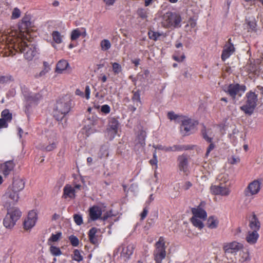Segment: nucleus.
<instances>
[{"label":"nucleus","instance_id":"nucleus-1","mask_svg":"<svg viewBox=\"0 0 263 263\" xmlns=\"http://www.w3.org/2000/svg\"><path fill=\"white\" fill-rule=\"evenodd\" d=\"M6 43L11 54H15V52L24 53L25 59L31 61L37 53L35 45L29 41L26 42L25 37H14L13 35L7 37Z\"/></svg>","mask_w":263,"mask_h":263},{"label":"nucleus","instance_id":"nucleus-2","mask_svg":"<svg viewBox=\"0 0 263 263\" xmlns=\"http://www.w3.org/2000/svg\"><path fill=\"white\" fill-rule=\"evenodd\" d=\"M24 187L25 182L21 178H15L12 183L7 188L4 197L14 203H17L20 198V193Z\"/></svg>","mask_w":263,"mask_h":263},{"label":"nucleus","instance_id":"nucleus-3","mask_svg":"<svg viewBox=\"0 0 263 263\" xmlns=\"http://www.w3.org/2000/svg\"><path fill=\"white\" fill-rule=\"evenodd\" d=\"M71 102L68 97H62L59 99L53 109L54 118L58 121H61L70 111Z\"/></svg>","mask_w":263,"mask_h":263},{"label":"nucleus","instance_id":"nucleus-4","mask_svg":"<svg viewBox=\"0 0 263 263\" xmlns=\"http://www.w3.org/2000/svg\"><path fill=\"white\" fill-rule=\"evenodd\" d=\"M244 99L245 103L240 107V109L245 114L250 116L253 113L258 104V94L250 90L246 93Z\"/></svg>","mask_w":263,"mask_h":263},{"label":"nucleus","instance_id":"nucleus-5","mask_svg":"<svg viewBox=\"0 0 263 263\" xmlns=\"http://www.w3.org/2000/svg\"><path fill=\"white\" fill-rule=\"evenodd\" d=\"M165 243V239L163 236H160L155 243L153 256L156 263H162V260L166 257L167 246Z\"/></svg>","mask_w":263,"mask_h":263},{"label":"nucleus","instance_id":"nucleus-6","mask_svg":"<svg viewBox=\"0 0 263 263\" xmlns=\"http://www.w3.org/2000/svg\"><path fill=\"white\" fill-rule=\"evenodd\" d=\"M21 216L22 212L18 208L13 207L8 209L7 214L3 220L4 226L6 228H12Z\"/></svg>","mask_w":263,"mask_h":263},{"label":"nucleus","instance_id":"nucleus-7","mask_svg":"<svg viewBox=\"0 0 263 263\" xmlns=\"http://www.w3.org/2000/svg\"><path fill=\"white\" fill-rule=\"evenodd\" d=\"M181 123L180 132L183 136L190 135L192 133L195 127L198 124V121L186 116L181 117Z\"/></svg>","mask_w":263,"mask_h":263},{"label":"nucleus","instance_id":"nucleus-8","mask_svg":"<svg viewBox=\"0 0 263 263\" xmlns=\"http://www.w3.org/2000/svg\"><path fill=\"white\" fill-rule=\"evenodd\" d=\"M181 21V18L179 14L167 12L163 15L162 23L165 28L178 27Z\"/></svg>","mask_w":263,"mask_h":263},{"label":"nucleus","instance_id":"nucleus-9","mask_svg":"<svg viewBox=\"0 0 263 263\" xmlns=\"http://www.w3.org/2000/svg\"><path fill=\"white\" fill-rule=\"evenodd\" d=\"M31 26V16L30 15L25 14L19 24L18 28L20 33L16 37H25L26 40L28 41V36L29 35L28 32Z\"/></svg>","mask_w":263,"mask_h":263},{"label":"nucleus","instance_id":"nucleus-10","mask_svg":"<svg viewBox=\"0 0 263 263\" xmlns=\"http://www.w3.org/2000/svg\"><path fill=\"white\" fill-rule=\"evenodd\" d=\"M246 90V86L245 85H240L238 83L230 84L227 87L225 92L229 95L233 100H235L236 96L241 97Z\"/></svg>","mask_w":263,"mask_h":263},{"label":"nucleus","instance_id":"nucleus-11","mask_svg":"<svg viewBox=\"0 0 263 263\" xmlns=\"http://www.w3.org/2000/svg\"><path fill=\"white\" fill-rule=\"evenodd\" d=\"M73 186L70 184H67L63 188L62 198L67 199H73L76 197V193L77 190H81L82 185L80 184L73 183Z\"/></svg>","mask_w":263,"mask_h":263},{"label":"nucleus","instance_id":"nucleus-12","mask_svg":"<svg viewBox=\"0 0 263 263\" xmlns=\"http://www.w3.org/2000/svg\"><path fill=\"white\" fill-rule=\"evenodd\" d=\"M261 183L259 180H254L249 183L244 190L246 196H253L257 194L261 189Z\"/></svg>","mask_w":263,"mask_h":263},{"label":"nucleus","instance_id":"nucleus-13","mask_svg":"<svg viewBox=\"0 0 263 263\" xmlns=\"http://www.w3.org/2000/svg\"><path fill=\"white\" fill-rule=\"evenodd\" d=\"M119 124L118 120L115 118H111L109 121L107 133L110 140H112L117 134Z\"/></svg>","mask_w":263,"mask_h":263},{"label":"nucleus","instance_id":"nucleus-14","mask_svg":"<svg viewBox=\"0 0 263 263\" xmlns=\"http://www.w3.org/2000/svg\"><path fill=\"white\" fill-rule=\"evenodd\" d=\"M210 191L212 194L216 195H221L224 196H228L230 192V189L223 185V183L220 182L218 185H212L210 187Z\"/></svg>","mask_w":263,"mask_h":263},{"label":"nucleus","instance_id":"nucleus-15","mask_svg":"<svg viewBox=\"0 0 263 263\" xmlns=\"http://www.w3.org/2000/svg\"><path fill=\"white\" fill-rule=\"evenodd\" d=\"M243 247V245L239 242L234 241L223 245V250L225 253L233 254L238 252Z\"/></svg>","mask_w":263,"mask_h":263},{"label":"nucleus","instance_id":"nucleus-16","mask_svg":"<svg viewBox=\"0 0 263 263\" xmlns=\"http://www.w3.org/2000/svg\"><path fill=\"white\" fill-rule=\"evenodd\" d=\"M37 220V213L34 210L28 213V216L24 221V228L26 230H30L33 227Z\"/></svg>","mask_w":263,"mask_h":263},{"label":"nucleus","instance_id":"nucleus-17","mask_svg":"<svg viewBox=\"0 0 263 263\" xmlns=\"http://www.w3.org/2000/svg\"><path fill=\"white\" fill-rule=\"evenodd\" d=\"M102 206L99 205H93L88 210L89 216L91 221L100 219L102 215Z\"/></svg>","mask_w":263,"mask_h":263},{"label":"nucleus","instance_id":"nucleus-18","mask_svg":"<svg viewBox=\"0 0 263 263\" xmlns=\"http://www.w3.org/2000/svg\"><path fill=\"white\" fill-rule=\"evenodd\" d=\"M231 41V39L230 38L223 47L221 56L223 61L228 59L235 51V47Z\"/></svg>","mask_w":263,"mask_h":263},{"label":"nucleus","instance_id":"nucleus-19","mask_svg":"<svg viewBox=\"0 0 263 263\" xmlns=\"http://www.w3.org/2000/svg\"><path fill=\"white\" fill-rule=\"evenodd\" d=\"M100 231L99 229L96 227L91 228L88 231V237L90 242L93 245H97L100 241L101 236L97 234Z\"/></svg>","mask_w":263,"mask_h":263},{"label":"nucleus","instance_id":"nucleus-20","mask_svg":"<svg viewBox=\"0 0 263 263\" xmlns=\"http://www.w3.org/2000/svg\"><path fill=\"white\" fill-rule=\"evenodd\" d=\"M179 171L186 174L188 172V158L186 155L182 154L177 158Z\"/></svg>","mask_w":263,"mask_h":263},{"label":"nucleus","instance_id":"nucleus-21","mask_svg":"<svg viewBox=\"0 0 263 263\" xmlns=\"http://www.w3.org/2000/svg\"><path fill=\"white\" fill-rule=\"evenodd\" d=\"M15 164L12 160L7 161L0 164V169L5 176L9 175L13 171Z\"/></svg>","mask_w":263,"mask_h":263},{"label":"nucleus","instance_id":"nucleus-22","mask_svg":"<svg viewBox=\"0 0 263 263\" xmlns=\"http://www.w3.org/2000/svg\"><path fill=\"white\" fill-rule=\"evenodd\" d=\"M249 231H258L260 228V223L255 213H253L252 217L249 221Z\"/></svg>","mask_w":263,"mask_h":263},{"label":"nucleus","instance_id":"nucleus-23","mask_svg":"<svg viewBox=\"0 0 263 263\" xmlns=\"http://www.w3.org/2000/svg\"><path fill=\"white\" fill-rule=\"evenodd\" d=\"M134 249L135 248L133 245L122 246L121 257H123L125 261L128 259L133 254Z\"/></svg>","mask_w":263,"mask_h":263},{"label":"nucleus","instance_id":"nucleus-24","mask_svg":"<svg viewBox=\"0 0 263 263\" xmlns=\"http://www.w3.org/2000/svg\"><path fill=\"white\" fill-rule=\"evenodd\" d=\"M42 99V95L40 93H30L25 99V101L29 104L37 105L39 101Z\"/></svg>","mask_w":263,"mask_h":263},{"label":"nucleus","instance_id":"nucleus-25","mask_svg":"<svg viewBox=\"0 0 263 263\" xmlns=\"http://www.w3.org/2000/svg\"><path fill=\"white\" fill-rule=\"evenodd\" d=\"M191 211L193 215L192 217H195L203 220H205L207 217L206 211L200 206H198L197 208H192L191 209Z\"/></svg>","mask_w":263,"mask_h":263},{"label":"nucleus","instance_id":"nucleus-26","mask_svg":"<svg viewBox=\"0 0 263 263\" xmlns=\"http://www.w3.org/2000/svg\"><path fill=\"white\" fill-rule=\"evenodd\" d=\"M259 237V234L256 231H252L248 230L246 236V240L249 244L254 245L256 243Z\"/></svg>","mask_w":263,"mask_h":263},{"label":"nucleus","instance_id":"nucleus-27","mask_svg":"<svg viewBox=\"0 0 263 263\" xmlns=\"http://www.w3.org/2000/svg\"><path fill=\"white\" fill-rule=\"evenodd\" d=\"M200 134L202 138L206 142H211L212 140H213V136H212L211 129L206 128L204 125L200 130Z\"/></svg>","mask_w":263,"mask_h":263},{"label":"nucleus","instance_id":"nucleus-28","mask_svg":"<svg viewBox=\"0 0 263 263\" xmlns=\"http://www.w3.org/2000/svg\"><path fill=\"white\" fill-rule=\"evenodd\" d=\"M69 64L66 60H60L56 65L55 72L58 73H62L65 70L67 69Z\"/></svg>","mask_w":263,"mask_h":263},{"label":"nucleus","instance_id":"nucleus-29","mask_svg":"<svg viewBox=\"0 0 263 263\" xmlns=\"http://www.w3.org/2000/svg\"><path fill=\"white\" fill-rule=\"evenodd\" d=\"M192 147L189 145H174L172 146H168L169 152H180L191 149Z\"/></svg>","mask_w":263,"mask_h":263},{"label":"nucleus","instance_id":"nucleus-30","mask_svg":"<svg viewBox=\"0 0 263 263\" xmlns=\"http://www.w3.org/2000/svg\"><path fill=\"white\" fill-rule=\"evenodd\" d=\"M53 43L52 46L55 47L54 44H60L63 42V36L58 31H53L51 33Z\"/></svg>","mask_w":263,"mask_h":263},{"label":"nucleus","instance_id":"nucleus-31","mask_svg":"<svg viewBox=\"0 0 263 263\" xmlns=\"http://www.w3.org/2000/svg\"><path fill=\"white\" fill-rule=\"evenodd\" d=\"M145 138L146 133L143 130L140 131L135 140L136 144H139L140 146L143 147L145 145Z\"/></svg>","mask_w":263,"mask_h":263},{"label":"nucleus","instance_id":"nucleus-32","mask_svg":"<svg viewBox=\"0 0 263 263\" xmlns=\"http://www.w3.org/2000/svg\"><path fill=\"white\" fill-rule=\"evenodd\" d=\"M219 224V220L215 216H211L209 217L207 221V226L211 229H216Z\"/></svg>","mask_w":263,"mask_h":263},{"label":"nucleus","instance_id":"nucleus-33","mask_svg":"<svg viewBox=\"0 0 263 263\" xmlns=\"http://www.w3.org/2000/svg\"><path fill=\"white\" fill-rule=\"evenodd\" d=\"M246 21L249 31H256V22L254 17H249L246 20Z\"/></svg>","mask_w":263,"mask_h":263},{"label":"nucleus","instance_id":"nucleus-34","mask_svg":"<svg viewBox=\"0 0 263 263\" xmlns=\"http://www.w3.org/2000/svg\"><path fill=\"white\" fill-rule=\"evenodd\" d=\"M1 117L8 123L10 122L12 119V115L8 109H5L2 111Z\"/></svg>","mask_w":263,"mask_h":263},{"label":"nucleus","instance_id":"nucleus-35","mask_svg":"<svg viewBox=\"0 0 263 263\" xmlns=\"http://www.w3.org/2000/svg\"><path fill=\"white\" fill-rule=\"evenodd\" d=\"M191 222L194 227L198 228L200 230L202 229L204 227L202 221L198 218L192 217L191 218Z\"/></svg>","mask_w":263,"mask_h":263},{"label":"nucleus","instance_id":"nucleus-36","mask_svg":"<svg viewBox=\"0 0 263 263\" xmlns=\"http://www.w3.org/2000/svg\"><path fill=\"white\" fill-rule=\"evenodd\" d=\"M100 46L102 50L107 51L110 48L111 44L108 40L104 39L101 41Z\"/></svg>","mask_w":263,"mask_h":263},{"label":"nucleus","instance_id":"nucleus-37","mask_svg":"<svg viewBox=\"0 0 263 263\" xmlns=\"http://www.w3.org/2000/svg\"><path fill=\"white\" fill-rule=\"evenodd\" d=\"M57 142L55 140H53L48 145L43 146V149L46 152H50L54 149L57 147Z\"/></svg>","mask_w":263,"mask_h":263},{"label":"nucleus","instance_id":"nucleus-38","mask_svg":"<svg viewBox=\"0 0 263 263\" xmlns=\"http://www.w3.org/2000/svg\"><path fill=\"white\" fill-rule=\"evenodd\" d=\"M72 259L78 262H80L83 260V257L81 255L80 251L78 249H75L73 251V254L72 256Z\"/></svg>","mask_w":263,"mask_h":263},{"label":"nucleus","instance_id":"nucleus-39","mask_svg":"<svg viewBox=\"0 0 263 263\" xmlns=\"http://www.w3.org/2000/svg\"><path fill=\"white\" fill-rule=\"evenodd\" d=\"M181 117H184V116L176 115L173 111H170L167 113V117L169 119L176 120L177 122L181 121Z\"/></svg>","mask_w":263,"mask_h":263},{"label":"nucleus","instance_id":"nucleus-40","mask_svg":"<svg viewBox=\"0 0 263 263\" xmlns=\"http://www.w3.org/2000/svg\"><path fill=\"white\" fill-rule=\"evenodd\" d=\"M81 36L80 30L79 28H76L73 29L70 34V40L76 41Z\"/></svg>","mask_w":263,"mask_h":263},{"label":"nucleus","instance_id":"nucleus-41","mask_svg":"<svg viewBox=\"0 0 263 263\" xmlns=\"http://www.w3.org/2000/svg\"><path fill=\"white\" fill-rule=\"evenodd\" d=\"M240 258L239 260V261L240 263H243L245 261L250 260V256H249V253L248 251L244 252L242 251L240 252Z\"/></svg>","mask_w":263,"mask_h":263},{"label":"nucleus","instance_id":"nucleus-42","mask_svg":"<svg viewBox=\"0 0 263 263\" xmlns=\"http://www.w3.org/2000/svg\"><path fill=\"white\" fill-rule=\"evenodd\" d=\"M50 252L53 256H60L62 254V252L60 248L55 246H51L50 247Z\"/></svg>","mask_w":263,"mask_h":263},{"label":"nucleus","instance_id":"nucleus-43","mask_svg":"<svg viewBox=\"0 0 263 263\" xmlns=\"http://www.w3.org/2000/svg\"><path fill=\"white\" fill-rule=\"evenodd\" d=\"M208 143H209V145L206 148V151L205 154V157H208L210 153L216 147V144L214 142L213 140H212L211 142Z\"/></svg>","mask_w":263,"mask_h":263},{"label":"nucleus","instance_id":"nucleus-44","mask_svg":"<svg viewBox=\"0 0 263 263\" xmlns=\"http://www.w3.org/2000/svg\"><path fill=\"white\" fill-rule=\"evenodd\" d=\"M112 70L115 74H118L122 70L121 66L118 63H112Z\"/></svg>","mask_w":263,"mask_h":263},{"label":"nucleus","instance_id":"nucleus-45","mask_svg":"<svg viewBox=\"0 0 263 263\" xmlns=\"http://www.w3.org/2000/svg\"><path fill=\"white\" fill-rule=\"evenodd\" d=\"M185 58V56L184 53L180 57L179 55V51H176L175 53L173 55V59L178 62H182Z\"/></svg>","mask_w":263,"mask_h":263},{"label":"nucleus","instance_id":"nucleus-46","mask_svg":"<svg viewBox=\"0 0 263 263\" xmlns=\"http://www.w3.org/2000/svg\"><path fill=\"white\" fill-rule=\"evenodd\" d=\"M62 237V233L59 232L55 234H52L51 236L49 239V241L56 242L58 241Z\"/></svg>","mask_w":263,"mask_h":263},{"label":"nucleus","instance_id":"nucleus-47","mask_svg":"<svg viewBox=\"0 0 263 263\" xmlns=\"http://www.w3.org/2000/svg\"><path fill=\"white\" fill-rule=\"evenodd\" d=\"M69 240L73 247H77L79 244V239L74 235H71L69 237Z\"/></svg>","mask_w":263,"mask_h":263},{"label":"nucleus","instance_id":"nucleus-48","mask_svg":"<svg viewBox=\"0 0 263 263\" xmlns=\"http://www.w3.org/2000/svg\"><path fill=\"white\" fill-rule=\"evenodd\" d=\"M21 12L20 10L16 7L14 8L12 12L11 18L12 19H16L20 17L21 16Z\"/></svg>","mask_w":263,"mask_h":263},{"label":"nucleus","instance_id":"nucleus-49","mask_svg":"<svg viewBox=\"0 0 263 263\" xmlns=\"http://www.w3.org/2000/svg\"><path fill=\"white\" fill-rule=\"evenodd\" d=\"M133 96L132 98V101L133 102H141L140 90H138L136 91H133Z\"/></svg>","mask_w":263,"mask_h":263},{"label":"nucleus","instance_id":"nucleus-50","mask_svg":"<svg viewBox=\"0 0 263 263\" xmlns=\"http://www.w3.org/2000/svg\"><path fill=\"white\" fill-rule=\"evenodd\" d=\"M248 70L250 73L256 74L258 71V68L255 64L251 63L248 67Z\"/></svg>","mask_w":263,"mask_h":263},{"label":"nucleus","instance_id":"nucleus-51","mask_svg":"<svg viewBox=\"0 0 263 263\" xmlns=\"http://www.w3.org/2000/svg\"><path fill=\"white\" fill-rule=\"evenodd\" d=\"M73 219L76 223L78 226H80L83 223V218L81 215L74 214L73 215Z\"/></svg>","mask_w":263,"mask_h":263},{"label":"nucleus","instance_id":"nucleus-52","mask_svg":"<svg viewBox=\"0 0 263 263\" xmlns=\"http://www.w3.org/2000/svg\"><path fill=\"white\" fill-rule=\"evenodd\" d=\"M147 11L144 9L140 8L137 10V14L142 19L146 18L147 17Z\"/></svg>","mask_w":263,"mask_h":263},{"label":"nucleus","instance_id":"nucleus-53","mask_svg":"<svg viewBox=\"0 0 263 263\" xmlns=\"http://www.w3.org/2000/svg\"><path fill=\"white\" fill-rule=\"evenodd\" d=\"M217 179L222 182V183H225L229 180V175L227 174H221L218 176Z\"/></svg>","mask_w":263,"mask_h":263},{"label":"nucleus","instance_id":"nucleus-54","mask_svg":"<svg viewBox=\"0 0 263 263\" xmlns=\"http://www.w3.org/2000/svg\"><path fill=\"white\" fill-rule=\"evenodd\" d=\"M21 89L22 93H23L24 99H25L30 93L29 89L24 85L21 86Z\"/></svg>","mask_w":263,"mask_h":263},{"label":"nucleus","instance_id":"nucleus-55","mask_svg":"<svg viewBox=\"0 0 263 263\" xmlns=\"http://www.w3.org/2000/svg\"><path fill=\"white\" fill-rule=\"evenodd\" d=\"M160 34L157 32L152 31L148 32L149 38L154 41H156Z\"/></svg>","mask_w":263,"mask_h":263},{"label":"nucleus","instance_id":"nucleus-56","mask_svg":"<svg viewBox=\"0 0 263 263\" xmlns=\"http://www.w3.org/2000/svg\"><path fill=\"white\" fill-rule=\"evenodd\" d=\"M112 216V211L110 210L107 211L104 214L103 216H101V220L103 221H106L108 218L111 217Z\"/></svg>","mask_w":263,"mask_h":263},{"label":"nucleus","instance_id":"nucleus-57","mask_svg":"<svg viewBox=\"0 0 263 263\" xmlns=\"http://www.w3.org/2000/svg\"><path fill=\"white\" fill-rule=\"evenodd\" d=\"M101 111L105 114H108L110 111V107L108 105H103L101 106Z\"/></svg>","mask_w":263,"mask_h":263},{"label":"nucleus","instance_id":"nucleus-58","mask_svg":"<svg viewBox=\"0 0 263 263\" xmlns=\"http://www.w3.org/2000/svg\"><path fill=\"white\" fill-rule=\"evenodd\" d=\"M149 162L151 165H155L156 166V168H157L158 160H157V156H156V152L153 154V159H151L149 160Z\"/></svg>","mask_w":263,"mask_h":263},{"label":"nucleus","instance_id":"nucleus-59","mask_svg":"<svg viewBox=\"0 0 263 263\" xmlns=\"http://www.w3.org/2000/svg\"><path fill=\"white\" fill-rule=\"evenodd\" d=\"M154 148H155L156 149L161 150L164 151L165 152H168V147L163 146L161 144H158L156 145L153 146Z\"/></svg>","mask_w":263,"mask_h":263},{"label":"nucleus","instance_id":"nucleus-60","mask_svg":"<svg viewBox=\"0 0 263 263\" xmlns=\"http://www.w3.org/2000/svg\"><path fill=\"white\" fill-rule=\"evenodd\" d=\"M90 92L91 91L89 86H86L85 89L84 98H85L87 100H89L90 99Z\"/></svg>","mask_w":263,"mask_h":263},{"label":"nucleus","instance_id":"nucleus-61","mask_svg":"<svg viewBox=\"0 0 263 263\" xmlns=\"http://www.w3.org/2000/svg\"><path fill=\"white\" fill-rule=\"evenodd\" d=\"M11 76H0V82L4 83L11 80Z\"/></svg>","mask_w":263,"mask_h":263},{"label":"nucleus","instance_id":"nucleus-62","mask_svg":"<svg viewBox=\"0 0 263 263\" xmlns=\"http://www.w3.org/2000/svg\"><path fill=\"white\" fill-rule=\"evenodd\" d=\"M8 126V122H7L4 119L0 118V129L4 128H7Z\"/></svg>","mask_w":263,"mask_h":263},{"label":"nucleus","instance_id":"nucleus-63","mask_svg":"<svg viewBox=\"0 0 263 263\" xmlns=\"http://www.w3.org/2000/svg\"><path fill=\"white\" fill-rule=\"evenodd\" d=\"M147 213H148V209L147 208V207H145L143 209V210L142 211V212L141 213V220H144L147 215Z\"/></svg>","mask_w":263,"mask_h":263},{"label":"nucleus","instance_id":"nucleus-64","mask_svg":"<svg viewBox=\"0 0 263 263\" xmlns=\"http://www.w3.org/2000/svg\"><path fill=\"white\" fill-rule=\"evenodd\" d=\"M192 186V184L190 181H186L185 182L183 186V189L184 190H187Z\"/></svg>","mask_w":263,"mask_h":263}]
</instances>
